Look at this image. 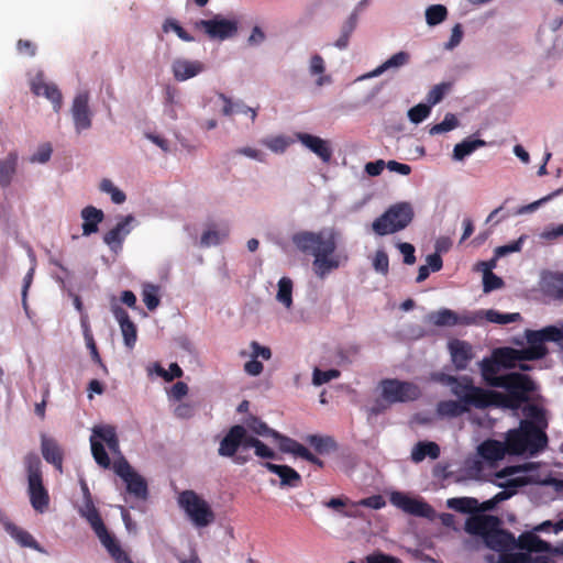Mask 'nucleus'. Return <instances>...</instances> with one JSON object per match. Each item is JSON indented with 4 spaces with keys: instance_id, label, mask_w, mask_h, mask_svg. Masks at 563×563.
Listing matches in <instances>:
<instances>
[{
    "instance_id": "nucleus-36",
    "label": "nucleus",
    "mask_w": 563,
    "mask_h": 563,
    "mask_svg": "<svg viewBox=\"0 0 563 563\" xmlns=\"http://www.w3.org/2000/svg\"><path fill=\"white\" fill-rule=\"evenodd\" d=\"M306 442H308L313 450L321 455L329 454L338 450V443L329 435L309 434L306 438Z\"/></svg>"
},
{
    "instance_id": "nucleus-38",
    "label": "nucleus",
    "mask_w": 563,
    "mask_h": 563,
    "mask_svg": "<svg viewBox=\"0 0 563 563\" xmlns=\"http://www.w3.org/2000/svg\"><path fill=\"white\" fill-rule=\"evenodd\" d=\"M409 59H410L409 53L400 51V52L394 54L391 57H389L386 62H384L377 68H375L369 74V77H377L388 69L399 68L401 66H405L406 64L409 63Z\"/></svg>"
},
{
    "instance_id": "nucleus-45",
    "label": "nucleus",
    "mask_w": 563,
    "mask_h": 563,
    "mask_svg": "<svg viewBox=\"0 0 563 563\" xmlns=\"http://www.w3.org/2000/svg\"><path fill=\"white\" fill-rule=\"evenodd\" d=\"M277 300L286 308L292 305V280L289 277H282L278 282Z\"/></svg>"
},
{
    "instance_id": "nucleus-23",
    "label": "nucleus",
    "mask_w": 563,
    "mask_h": 563,
    "mask_svg": "<svg viewBox=\"0 0 563 563\" xmlns=\"http://www.w3.org/2000/svg\"><path fill=\"white\" fill-rule=\"evenodd\" d=\"M298 141H300L306 147L319 156L324 163H328L332 157V151L329 143L316 135L309 133L299 132L296 134Z\"/></svg>"
},
{
    "instance_id": "nucleus-50",
    "label": "nucleus",
    "mask_w": 563,
    "mask_h": 563,
    "mask_svg": "<svg viewBox=\"0 0 563 563\" xmlns=\"http://www.w3.org/2000/svg\"><path fill=\"white\" fill-rule=\"evenodd\" d=\"M446 15H448V10L442 4H433V5H430L426 10V20H427V23L431 26L443 22L445 20Z\"/></svg>"
},
{
    "instance_id": "nucleus-57",
    "label": "nucleus",
    "mask_w": 563,
    "mask_h": 563,
    "mask_svg": "<svg viewBox=\"0 0 563 563\" xmlns=\"http://www.w3.org/2000/svg\"><path fill=\"white\" fill-rule=\"evenodd\" d=\"M340 374H341L340 371L334 369V368H331L328 371H321L319 368H316L313 371V375H312V383L316 386H320L325 383H329L330 380H332L334 378H338L340 376Z\"/></svg>"
},
{
    "instance_id": "nucleus-4",
    "label": "nucleus",
    "mask_w": 563,
    "mask_h": 563,
    "mask_svg": "<svg viewBox=\"0 0 563 563\" xmlns=\"http://www.w3.org/2000/svg\"><path fill=\"white\" fill-rule=\"evenodd\" d=\"M506 441L508 454H536L547 446L548 437L534 422L526 420L518 429L508 431Z\"/></svg>"
},
{
    "instance_id": "nucleus-34",
    "label": "nucleus",
    "mask_w": 563,
    "mask_h": 563,
    "mask_svg": "<svg viewBox=\"0 0 563 563\" xmlns=\"http://www.w3.org/2000/svg\"><path fill=\"white\" fill-rule=\"evenodd\" d=\"M220 99L224 102L222 112L224 115H232L233 113H242L251 117L252 122L256 120L257 109L246 106L242 101L233 102L229 97L223 93L219 95Z\"/></svg>"
},
{
    "instance_id": "nucleus-14",
    "label": "nucleus",
    "mask_w": 563,
    "mask_h": 563,
    "mask_svg": "<svg viewBox=\"0 0 563 563\" xmlns=\"http://www.w3.org/2000/svg\"><path fill=\"white\" fill-rule=\"evenodd\" d=\"M526 340L528 346L537 349L543 358L548 354L545 342H555L563 349V328L548 325L541 330H527Z\"/></svg>"
},
{
    "instance_id": "nucleus-10",
    "label": "nucleus",
    "mask_w": 563,
    "mask_h": 563,
    "mask_svg": "<svg viewBox=\"0 0 563 563\" xmlns=\"http://www.w3.org/2000/svg\"><path fill=\"white\" fill-rule=\"evenodd\" d=\"M243 424L230 427L219 443L218 454L222 457L232 459L235 464L243 465L249 461V456L239 454L242 451Z\"/></svg>"
},
{
    "instance_id": "nucleus-27",
    "label": "nucleus",
    "mask_w": 563,
    "mask_h": 563,
    "mask_svg": "<svg viewBox=\"0 0 563 563\" xmlns=\"http://www.w3.org/2000/svg\"><path fill=\"white\" fill-rule=\"evenodd\" d=\"M80 216L84 220L82 223V235L89 236L93 233H97L99 230V224L103 221L104 214L103 211L97 209L93 206L85 207Z\"/></svg>"
},
{
    "instance_id": "nucleus-41",
    "label": "nucleus",
    "mask_w": 563,
    "mask_h": 563,
    "mask_svg": "<svg viewBox=\"0 0 563 563\" xmlns=\"http://www.w3.org/2000/svg\"><path fill=\"white\" fill-rule=\"evenodd\" d=\"M243 426L249 431L254 433L255 435L267 437V438H273V439H274V437H279L278 431L269 428L267 426V423H265L264 421H262L260 418H257L255 416H250L245 420V424H243Z\"/></svg>"
},
{
    "instance_id": "nucleus-8",
    "label": "nucleus",
    "mask_w": 563,
    "mask_h": 563,
    "mask_svg": "<svg viewBox=\"0 0 563 563\" xmlns=\"http://www.w3.org/2000/svg\"><path fill=\"white\" fill-rule=\"evenodd\" d=\"M103 443L107 444L108 449L113 454L121 453L120 441L114 426H95L90 435L91 454L96 463L103 468H109L111 465V460L104 449Z\"/></svg>"
},
{
    "instance_id": "nucleus-16",
    "label": "nucleus",
    "mask_w": 563,
    "mask_h": 563,
    "mask_svg": "<svg viewBox=\"0 0 563 563\" xmlns=\"http://www.w3.org/2000/svg\"><path fill=\"white\" fill-rule=\"evenodd\" d=\"M428 319L435 327L471 325L477 321L471 313L460 314L448 308L431 312Z\"/></svg>"
},
{
    "instance_id": "nucleus-30",
    "label": "nucleus",
    "mask_w": 563,
    "mask_h": 563,
    "mask_svg": "<svg viewBox=\"0 0 563 563\" xmlns=\"http://www.w3.org/2000/svg\"><path fill=\"white\" fill-rule=\"evenodd\" d=\"M115 563H134L111 533L99 540Z\"/></svg>"
},
{
    "instance_id": "nucleus-40",
    "label": "nucleus",
    "mask_w": 563,
    "mask_h": 563,
    "mask_svg": "<svg viewBox=\"0 0 563 563\" xmlns=\"http://www.w3.org/2000/svg\"><path fill=\"white\" fill-rule=\"evenodd\" d=\"M516 547L528 551L527 553L529 554L530 552H543L549 549V544L545 541L532 533L521 536L518 542H516Z\"/></svg>"
},
{
    "instance_id": "nucleus-25",
    "label": "nucleus",
    "mask_w": 563,
    "mask_h": 563,
    "mask_svg": "<svg viewBox=\"0 0 563 563\" xmlns=\"http://www.w3.org/2000/svg\"><path fill=\"white\" fill-rule=\"evenodd\" d=\"M41 451L47 463L53 464L57 471H63V451L54 439L42 435Z\"/></svg>"
},
{
    "instance_id": "nucleus-58",
    "label": "nucleus",
    "mask_w": 563,
    "mask_h": 563,
    "mask_svg": "<svg viewBox=\"0 0 563 563\" xmlns=\"http://www.w3.org/2000/svg\"><path fill=\"white\" fill-rule=\"evenodd\" d=\"M227 236L228 231L219 232L216 230H207L201 235L200 244L205 247L218 245Z\"/></svg>"
},
{
    "instance_id": "nucleus-15",
    "label": "nucleus",
    "mask_w": 563,
    "mask_h": 563,
    "mask_svg": "<svg viewBox=\"0 0 563 563\" xmlns=\"http://www.w3.org/2000/svg\"><path fill=\"white\" fill-rule=\"evenodd\" d=\"M390 501L409 515L427 519L434 517V509L423 499L412 498L401 492H395L390 495Z\"/></svg>"
},
{
    "instance_id": "nucleus-60",
    "label": "nucleus",
    "mask_w": 563,
    "mask_h": 563,
    "mask_svg": "<svg viewBox=\"0 0 563 563\" xmlns=\"http://www.w3.org/2000/svg\"><path fill=\"white\" fill-rule=\"evenodd\" d=\"M373 267L376 272L386 276L389 272V260L388 255L385 251L378 250L375 253V257L373 261Z\"/></svg>"
},
{
    "instance_id": "nucleus-2",
    "label": "nucleus",
    "mask_w": 563,
    "mask_h": 563,
    "mask_svg": "<svg viewBox=\"0 0 563 563\" xmlns=\"http://www.w3.org/2000/svg\"><path fill=\"white\" fill-rule=\"evenodd\" d=\"M441 382L450 387L451 394L456 397V400L440 401L437 406L440 416L454 418L468 412L472 408L487 409L484 388L475 386L471 376L443 375Z\"/></svg>"
},
{
    "instance_id": "nucleus-46",
    "label": "nucleus",
    "mask_w": 563,
    "mask_h": 563,
    "mask_svg": "<svg viewBox=\"0 0 563 563\" xmlns=\"http://www.w3.org/2000/svg\"><path fill=\"white\" fill-rule=\"evenodd\" d=\"M501 367L512 368L517 366V349L501 347L493 352Z\"/></svg>"
},
{
    "instance_id": "nucleus-43",
    "label": "nucleus",
    "mask_w": 563,
    "mask_h": 563,
    "mask_svg": "<svg viewBox=\"0 0 563 563\" xmlns=\"http://www.w3.org/2000/svg\"><path fill=\"white\" fill-rule=\"evenodd\" d=\"M356 23L357 15L356 13H352L342 25L341 35L334 43L335 47L340 49L347 47L350 37L356 27Z\"/></svg>"
},
{
    "instance_id": "nucleus-37",
    "label": "nucleus",
    "mask_w": 563,
    "mask_h": 563,
    "mask_svg": "<svg viewBox=\"0 0 563 563\" xmlns=\"http://www.w3.org/2000/svg\"><path fill=\"white\" fill-rule=\"evenodd\" d=\"M485 145L486 142L482 139L467 137L454 146L453 158L455 161H463L466 156Z\"/></svg>"
},
{
    "instance_id": "nucleus-39",
    "label": "nucleus",
    "mask_w": 563,
    "mask_h": 563,
    "mask_svg": "<svg viewBox=\"0 0 563 563\" xmlns=\"http://www.w3.org/2000/svg\"><path fill=\"white\" fill-rule=\"evenodd\" d=\"M450 509L462 514L475 515L478 511V500L473 497H454L446 501Z\"/></svg>"
},
{
    "instance_id": "nucleus-21",
    "label": "nucleus",
    "mask_w": 563,
    "mask_h": 563,
    "mask_svg": "<svg viewBox=\"0 0 563 563\" xmlns=\"http://www.w3.org/2000/svg\"><path fill=\"white\" fill-rule=\"evenodd\" d=\"M31 90L36 96H44L48 99L56 112H58L63 104V96L55 84L46 82L43 75H37L31 82Z\"/></svg>"
},
{
    "instance_id": "nucleus-63",
    "label": "nucleus",
    "mask_w": 563,
    "mask_h": 563,
    "mask_svg": "<svg viewBox=\"0 0 563 563\" xmlns=\"http://www.w3.org/2000/svg\"><path fill=\"white\" fill-rule=\"evenodd\" d=\"M366 563H402V561L396 556L383 553L375 552L365 558Z\"/></svg>"
},
{
    "instance_id": "nucleus-3",
    "label": "nucleus",
    "mask_w": 563,
    "mask_h": 563,
    "mask_svg": "<svg viewBox=\"0 0 563 563\" xmlns=\"http://www.w3.org/2000/svg\"><path fill=\"white\" fill-rule=\"evenodd\" d=\"M496 388H504L507 394L484 388V398L487 408L518 409L529 400V395L536 389L533 380L521 373L501 375L495 383Z\"/></svg>"
},
{
    "instance_id": "nucleus-59",
    "label": "nucleus",
    "mask_w": 563,
    "mask_h": 563,
    "mask_svg": "<svg viewBox=\"0 0 563 563\" xmlns=\"http://www.w3.org/2000/svg\"><path fill=\"white\" fill-rule=\"evenodd\" d=\"M86 520L88 521V523L90 525L91 529L93 530L99 540L110 533L106 525L103 523V520L99 511H97L92 516H89Z\"/></svg>"
},
{
    "instance_id": "nucleus-1",
    "label": "nucleus",
    "mask_w": 563,
    "mask_h": 563,
    "mask_svg": "<svg viewBox=\"0 0 563 563\" xmlns=\"http://www.w3.org/2000/svg\"><path fill=\"white\" fill-rule=\"evenodd\" d=\"M292 244L303 254L312 255V269L319 278L347 262V255L336 254L338 233L333 229L318 232L299 231L291 236Z\"/></svg>"
},
{
    "instance_id": "nucleus-24",
    "label": "nucleus",
    "mask_w": 563,
    "mask_h": 563,
    "mask_svg": "<svg viewBox=\"0 0 563 563\" xmlns=\"http://www.w3.org/2000/svg\"><path fill=\"white\" fill-rule=\"evenodd\" d=\"M508 453L507 441L501 442L498 440H485L478 446V454L488 462H496L503 460Z\"/></svg>"
},
{
    "instance_id": "nucleus-49",
    "label": "nucleus",
    "mask_w": 563,
    "mask_h": 563,
    "mask_svg": "<svg viewBox=\"0 0 563 563\" xmlns=\"http://www.w3.org/2000/svg\"><path fill=\"white\" fill-rule=\"evenodd\" d=\"M522 485H523V482L519 478H512V479H509L507 482V484H500L499 486L504 487L505 489L497 493L494 496L495 503H497V505H498L499 503L509 499L510 497H512L516 494L517 488Z\"/></svg>"
},
{
    "instance_id": "nucleus-7",
    "label": "nucleus",
    "mask_w": 563,
    "mask_h": 563,
    "mask_svg": "<svg viewBox=\"0 0 563 563\" xmlns=\"http://www.w3.org/2000/svg\"><path fill=\"white\" fill-rule=\"evenodd\" d=\"M413 216L415 212L409 202L395 203L374 220L372 230L379 236L399 232L411 223Z\"/></svg>"
},
{
    "instance_id": "nucleus-53",
    "label": "nucleus",
    "mask_w": 563,
    "mask_h": 563,
    "mask_svg": "<svg viewBox=\"0 0 563 563\" xmlns=\"http://www.w3.org/2000/svg\"><path fill=\"white\" fill-rule=\"evenodd\" d=\"M162 29L165 33L174 31L177 34V36L185 42L195 41L194 36H191L175 19H166L163 23Z\"/></svg>"
},
{
    "instance_id": "nucleus-61",
    "label": "nucleus",
    "mask_w": 563,
    "mask_h": 563,
    "mask_svg": "<svg viewBox=\"0 0 563 563\" xmlns=\"http://www.w3.org/2000/svg\"><path fill=\"white\" fill-rule=\"evenodd\" d=\"M525 240L526 236L521 235L517 241H514L506 245L498 246L495 250L496 256H505L509 253L520 252Z\"/></svg>"
},
{
    "instance_id": "nucleus-42",
    "label": "nucleus",
    "mask_w": 563,
    "mask_h": 563,
    "mask_svg": "<svg viewBox=\"0 0 563 563\" xmlns=\"http://www.w3.org/2000/svg\"><path fill=\"white\" fill-rule=\"evenodd\" d=\"M482 265L485 266L483 275L484 292H490L495 289L501 288L504 286V280L492 272V268L495 266V260H492L489 263L483 262Z\"/></svg>"
},
{
    "instance_id": "nucleus-11",
    "label": "nucleus",
    "mask_w": 563,
    "mask_h": 563,
    "mask_svg": "<svg viewBox=\"0 0 563 563\" xmlns=\"http://www.w3.org/2000/svg\"><path fill=\"white\" fill-rule=\"evenodd\" d=\"M113 470L126 484L129 494L139 499H146L148 494L146 481L132 468L123 456L114 462Z\"/></svg>"
},
{
    "instance_id": "nucleus-29",
    "label": "nucleus",
    "mask_w": 563,
    "mask_h": 563,
    "mask_svg": "<svg viewBox=\"0 0 563 563\" xmlns=\"http://www.w3.org/2000/svg\"><path fill=\"white\" fill-rule=\"evenodd\" d=\"M479 366L483 380L486 383L487 386L496 388L495 383L498 382L501 376L498 375L501 365L494 356V354L490 357L483 358V361L479 363Z\"/></svg>"
},
{
    "instance_id": "nucleus-52",
    "label": "nucleus",
    "mask_w": 563,
    "mask_h": 563,
    "mask_svg": "<svg viewBox=\"0 0 563 563\" xmlns=\"http://www.w3.org/2000/svg\"><path fill=\"white\" fill-rule=\"evenodd\" d=\"M459 125V120L453 113H446L443 121L440 123L434 124L430 130L429 133L431 135L445 133L449 131L454 130Z\"/></svg>"
},
{
    "instance_id": "nucleus-54",
    "label": "nucleus",
    "mask_w": 563,
    "mask_h": 563,
    "mask_svg": "<svg viewBox=\"0 0 563 563\" xmlns=\"http://www.w3.org/2000/svg\"><path fill=\"white\" fill-rule=\"evenodd\" d=\"M100 189L103 192L110 194L111 200L117 205L123 203L126 199L125 194L117 188L110 179H103L100 183Z\"/></svg>"
},
{
    "instance_id": "nucleus-19",
    "label": "nucleus",
    "mask_w": 563,
    "mask_h": 563,
    "mask_svg": "<svg viewBox=\"0 0 563 563\" xmlns=\"http://www.w3.org/2000/svg\"><path fill=\"white\" fill-rule=\"evenodd\" d=\"M448 349L455 369H466L474 357L472 345L467 341L453 339L448 343Z\"/></svg>"
},
{
    "instance_id": "nucleus-17",
    "label": "nucleus",
    "mask_w": 563,
    "mask_h": 563,
    "mask_svg": "<svg viewBox=\"0 0 563 563\" xmlns=\"http://www.w3.org/2000/svg\"><path fill=\"white\" fill-rule=\"evenodd\" d=\"M500 520L493 515L475 514L471 515L465 521V531L473 536H479L485 539L488 533L498 528Z\"/></svg>"
},
{
    "instance_id": "nucleus-51",
    "label": "nucleus",
    "mask_w": 563,
    "mask_h": 563,
    "mask_svg": "<svg viewBox=\"0 0 563 563\" xmlns=\"http://www.w3.org/2000/svg\"><path fill=\"white\" fill-rule=\"evenodd\" d=\"M485 317H486V320H488L489 322L498 323V324H508V323L516 322L521 319V316L518 312L500 313L499 311L493 310V309L487 310L485 312Z\"/></svg>"
},
{
    "instance_id": "nucleus-48",
    "label": "nucleus",
    "mask_w": 563,
    "mask_h": 563,
    "mask_svg": "<svg viewBox=\"0 0 563 563\" xmlns=\"http://www.w3.org/2000/svg\"><path fill=\"white\" fill-rule=\"evenodd\" d=\"M452 82L443 81L432 87L427 95V102L430 106H435L441 102L444 96L451 90Z\"/></svg>"
},
{
    "instance_id": "nucleus-32",
    "label": "nucleus",
    "mask_w": 563,
    "mask_h": 563,
    "mask_svg": "<svg viewBox=\"0 0 563 563\" xmlns=\"http://www.w3.org/2000/svg\"><path fill=\"white\" fill-rule=\"evenodd\" d=\"M115 563H134L111 533L99 540Z\"/></svg>"
},
{
    "instance_id": "nucleus-64",
    "label": "nucleus",
    "mask_w": 563,
    "mask_h": 563,
    "mask_svg": "<svg viewBox=\"0 0 563 563\" xmlns=\"http://www.w3.org/2000/svg\"><path fill=\"white\" fill-rule=\"evenodd\" d=\"M53 148L49 143L42 144L31 157L32 163H46L49 161Z\"/></svg>"
},
{
    "instance_id": "nucleus-44",
    "label": "nucleus",
    "mask_w": 563,
    "mask_h": 563,
    "mask_svg": "<svg viewBox=\"0 0 563 563\" xmlns=\"http://www.w3.org/2000/svg\"><path fill=\"white\" fill-rule=\"evenodd\" d=\"M292 143H294V140L291 137L285 136V135L268 136V137L262 140L263 145H265L272 152L278 153V154L284 153L288 148V146Z\"/></svg>"
},
{
    "instance_id": "nucleus-18",
    "label": "nucleus",
    "mask_w": 563,
    "mask_h": 563,
    "mask_svg": "<svg viewBox=\"0 0 563 563\" xmlns=\"http://www.w3.org/2000/svg\"><path fill=\"white\" fill-rule=\"evenodd\" d=\"M111 311L120 324L124 344L132 350L137 340V330L134 322L130 319L129 313L118 303L111 305Z\"/></svg>"
},
{
    "instance_id": "nucleus-5",
    "label": "nucleus",
    "mask_w": 563,
    "mask_h": 563,
    "mask_svg": "<svg viewBox=\"0 0 563 563\" xmlns=\"http://www.w3.org/2000/svg\"><path fill=\"white\" fill-rule=\"evenodd\" d=\"M23 464L26 472L31 506L35 511L43 514L48 508L49 494L44 486L41 459L36 453L30 452L24 456Z\"/></svg>"
},
{
    "instance_id": "nucleus-31",
    "label": "nucleus",
    "mask_w": 563,
    "mask_h": 563,
    "mask_svg": "<svg viewBox=\"0 0 563 563\" xmlns=\"http://www.w3.org/2000/svg\"><path fill=\"white\" fill-rule=\"evenodd\" d=\"M115 563H134L111 533L99 540Z\"/></svg>"
},
{
    "instance_id": "nucleus-35",
    "label": "nucleus",
    "mask_w": 563,
    "mask_h": 563,
    "mask_svg": "<svg viewBox=\"0 0 563 563\" xmlns=\"http://www.w3.org/2000/svg\"><path fill=\"white\" fill-rule=\"evenodd\" d=\"M427 456L435 460L440 456V446L435 442L420 441L411 451V460L416 463L422 462Z\"/></svg>"
},
{
    "instance_id": "nucleus-12",
    "label": "nucleus",
    "mask_w": 563,
    "mask_h": 563,
    "mask_svg": "<svg viewBox=\"0 0 563 563\" xmlns=\"http://www.w3.org/2000/svg\"><path fill=\"white\" fill-rule=\"evenodd\" d=\"M382 395L390 404L416 400L420 396L417 385L398 379H384L382 382Z\"/></svg>"
},
{
    "instance_id": "nucleus-28",
    "label": "nucleus",
    "mask_w": 563,
    "mask_h": 563,
    "mask_svg": "<svg viewBox=\"0 0 563 563\" xmlns=\"http://www.w3.org/2000/svg\"><path fill=\"white\" fill-rule=\"evenodd\" d=\"M133 220V217L129 214L120 222H118L114 228H112L104 234V243L109 245L111 249L121 246L124 238L130 233L129 225Z\"/></svg>"
},
{
    "instance_id": "nucleus-47",
    "label": "nucleus",
    "mask_w": 563,
    "mask_h": 563,
    "mask_svg": "<svg viewBox=\"0 0 563 563\" xmlns=\"http://www.w3.org/2000/svg\"><path fill=\"white\" fill-rule=\"evenodd\" d=\"M274 439L279 442V450L282 452L291 453L298 457L306 449V446L302 445L301 443L297 442L296 440L289 437L283 435L282 433H279V437H274Z\"/></svg>"
},
{
    "instance_id": "nucleus-26",
    "label": "nucleus",
    "mask_w": 563,
    "mask_h": 563,
    "mask_svg": "<svg viewBox=\"0 0 563 563\" xmlns=\"http://www.w3.org/2000/svg\"><path fill=\"white\" fill-rule=\"evenodd\" d=\"M264 467H266L271 473L279 476L282 486L298 487L301 484L300 474L288 465H278L265 462Z\"/></svg>"
},
{
    "instance_id": "nucleus-20",
    "label": "nucleus",
    "mask_w": 563,
    "mask_h": 563,
    "mask_svg": "<svg viewBox=\"0 0 563 563\" xmlns=\"http://www.w3.org/2000/svg\"><path fill=\"white\" fill-rule=\"evenodd\" d=\"M88 103L89 96L87 92L78 93L73 101L71 113L77 132L91 126V113Z\"/></svg>"
},
{
    "instance_id": "nucleus-13",
    "label": "nucleus",
    "mask_w": 563,
    "mask_h": 563,
    "mask_svg": "<svg viewBox=\"0 0 563 563\" xmlns=\"http://www.w3.org/2000/svg\"><path fill=\"white\" fill-rule=\"evenodd\" d=\"M196 27L202 29L212 40L223 41L233 37L236 34L239 23L236 20L224 19L221 15H216L210 20L197 21Z\"/></svg>"
},
{
    "instance_id": "nucleus-6",
    "label": "nucleus",
    "mask_w": 563,
    "mask_h": 563,
    "mask_svg": "<svg viewBox=\"0 0 563 563\" xmlns=\"http://www.w3.org/2000/svg\"><path fill=\"white\" fill-rule=\"evenodd\" d=\"M484 542L489 549L499 553L497 556L487 555V563H528L530 561L529 553L510 552L516 547V539L512 533L499 527L492 530Z\"/></svg>"
},
{
    "instance_id": "nucleus-55",
    "label": "nucleus",
    "mask_w": 563,
    "mask_h": 563,
    "mask_svg": "<svg viewBox=\"0 0 563 563\" xmlns=\"http://www.w3.org/2000/svg\"><path fill=\"white\" fill-rule=\"evenodd\" d=\"M158 288L154 285H146L143 289V301L148 310H154L159 305Z\"/></svg>"
},
{
    "instance_id": "nucleus-33",
    "label": "nucleus",
    "mask_w": 563,
    "mask_h": 563,
    "mask_svg": "<svg viewBox=\"0 0 563 563\" xmlns=\"http://www.w3.org/2000/svg\"><path fill=\"white\" fill-rule=\"evenodd\" d=\"M18 153L10 152L4 159H0V186L7 188L12 183L18 166Z\"/></svg>"
},
{
    "instance_id": "nucleus-56",
    "label": "nucleus",
    "mask_w": 563,
    "mask_h": 563,
    "mask_svg": "<svg viewBox=\"0 0 563 563\" xmlns=\"http://www.w3.org/2000/svg\"><path fill=\"white\" fill-rule=\"evenodd\" d=\"M431 106L428 103V104H424V103H419L415 107H412L409 111H408V118L409 120L412 122V123H420L422 122L424 119L428 118V115L430 114V111H431Z\"/></svg>"
},
{
    "instance_id": "nucleus-62",
    "label": "nucleus",
    "mask_w": 563,
    "mask_h": 563,
    "mask_svg": "<svg viewBox=\"0 0 563 563\" xmlns=\"http://www.w3.org/2000/svg\"><path fill=\"white\" fill-rule=\"evenodd\" d=\"M9 534L24 547H35L36 544L34 538L27 531L20 529L18 526H15V531H11Z\"/></svg>"
},
{
    "instance_id": "nucleus-9",
    "label": "nucleus",
    "mask_w": 563,
    "mask_h": 563,
    "mask_svg": "<svg viewBox=\"0 0 563 563\" xmlns=\"http://www.w3.org/2000/svg\"><path fill=\"white\" fill-rule=\"evenodd\" d=\"M177 503L196 528H206L216 520L210 504L192 489L179 493Z\"/></svg>"
},
{
    "instance_id": "nucleus-22",
    "label": "nucleus",
    "mask_w": 563,
    "mask_h": 563,
    "mask_svg": "<svg viewBox=\"0 0 563 563\" xmlns=\"http://www.w3.org/2000/svg\"><path fill=\"white\" fill-rule=\"evenodd\" d=\"M205 70V65L199 60L176 58L172 64V71L177 81L188 80Z\"/></svg>"
}]
</instances>
